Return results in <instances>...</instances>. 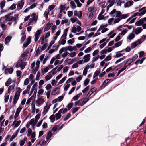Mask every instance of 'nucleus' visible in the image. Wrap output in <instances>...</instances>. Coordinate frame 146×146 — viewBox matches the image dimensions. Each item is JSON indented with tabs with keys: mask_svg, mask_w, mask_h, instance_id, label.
Returning <instances> with one entry per match:
<instances>
[{
	"mask_svg": "<svg viewBox=\"0 0 146 146\" xmlns=\"http://www.w3.org/2000/svg\"><path fill=\"white\" fill-rule=\"evenodd\" d=\"M17 135V132L14 133L10 139V141H12L14 139Z\"/></svg>",
	"mask_w": 146,
	"mask_h": 146,
	"instance_id": "603ef678",
	"label": "nucleus"
},
{
	"mask_svg": "<svg viewBox=\"0 0 146 146\" xmlns=\"http://www.w3.org/2000/svg\"><path fill=\"white\" fill-rule=\"evenodd\" d=\"M146 58V57H145L142 58L141 60H138L135 62V64L136 65H137L139 63L141 64Z\"/></svg>",
	"mask_w": 146,
	"mask_h": 146,
	"instance_id": "ea45409f",
	"label": "nucleus"
},
{
	"mask_svg": "<svg viewBox=\"0 0 146 146\" xmlns=\"http://www.w3.org/2000/svg\"><path fill=\"white\" fill-rule=\"evenodd\" d=\"M15 84H13L9 86L7 90V92L8 93H10V92L12 91L13 92H14L15 90L14 87H15Z\"/></svg>",
	"mask_w": 146,
	"mask_h": 146,
	"instance_id": "c756f323",
	"label": "nucleus"
},
{
	"mask_svg": "<svg viewBox=\"0 0 146 146\" xmlns=\"http://www.w3.org/2000/svg\"><path fill=\"white\" fill-rule=\"evenodd\" d=\"M27 42L25 43L23 45V46L24 48H26L30 44L31 41L30 37H29L26 40Z\"/></svg>",
	"mask_w": 146,
	"mask_h": 146,
	"instance_id": "a878e982",
	"label": "nucleus"
},
{
	"mask_svg": "<svg viewBox=\"0 0 146 146\" xmlns=\"http://www.w3.org/2000/svg\"><path fill=\"white\" fill-rule=\"evenodd\" d=\"M37 122L34 118H32L30 120L29 122V124L32 125L33 127L36 125Z\"/></svg>",
	"mask_w": 146,
	"mask_h": 146,
	"instance_id": "bb28decb",
	"label": "nucleus"
},
{
	"mask_svg": "<svg viewBox=\"0 0 146 146\" xmlns=\"http://www.w3.org/2000/svg\"><path fill=\"white\" fill-rule=\"evenodd\" d=\"M133 62V61L131 58H130L127 59L122 68L124 70H125L127 67L131 65Z\"/></svg>",
	"mask_w": 146,
	"mask_h": 146,
	"instance_id": "f8f14e48",
	"label": "nucleus"
},
{
	"mask_svg": "<svg viewBox=\"0 0 146 146\" xmlns=\"http://www.w3.org/2000/svg\"><path fill=\"white\" fill-rule=\"evenodd\" d=\"M68 30V28L66 29L64 31V34L62 36L58 43L60 45H64L66 42V40L67 35V32Z\"/></svg>",
	"mask_w": 146,
	"mask_h": 146,
	"instance_id": "7ed1b4c3",
	"label": "nucleus"
},
{
	"mask_svg": "<svg viewBox=\"0 0 146 146\" xmlns=\"http://www.w3.org/2000/svg\"><path fill=\"white\" fill-rule=\"evenodd\" d=\"M146 38V36L145 35H143L140 39H138L137 40L141 44L144 41Z\"/></svg>",
	"mask_w": 146,
	"mask_h": 146,
	"instance_id": "f704fd0d",
	"label": "nucleus"
},
{
	"mask_svg": "<svg viewBox=\"0 0 146 146\" xmlns=\"http://www.w3.org/2000/svg\"><path fill=\"white\" fill-rule=\"evenodd\" d=\"M52 77V75L51 74H49L46 75L44 78L46 81H47L49 80Z\"/></svg>",
	"mask_w": 146,
	"mask_h": 146,
	"instance_id": "bf43d9fd",
	"label": "nucleus"
},
{
	"mask_svg": "<svg viewBox=\"0 0 146 146\" xmlns=\"http://www.w3.org/2000/svg\"><path fill=\"white\" fill-rule=\"evenodd\" d=\"M144 23V19L143 18L139 20L138 21L135 23L136 25L139 26H141L142 24Z\"/></svg>",
	"mask_w": 146,
	"mask_h": 146,
	"instance_id": "cd10ccee",
	"label": "nucleus"
},
{
	"mask_svg": "<svg viewBox=\"0 0 146 146\" xmlns=\"http://www.w3.org/2000/svg\"><path fill=\"white\" fill-rule=\"evenodd\" d=\"M24 4V0H21L19 1L17 3V10L19 11L23 7Z\"/></svg>",
	"mask_w": 146,
	"mask_h": 146,
	"instance_id": "4468645a",
	"label": "nucleus"
},
{
	"mask_svg": "<svg viewBox=\"0 0 146 146\" xmlns=\"http://www.w3.org/2000/svg\"><path fill=\"white\" fill-rule=\"evenodd\" d=\"M139 11L140 12V13L136 12L134 13L132 17H134L137 16H141L145 14L146 13V7H144L141 8L139 9Z\"/></svg>",
	"mask_w": 146,
	"mask_h": 146,
	"instance_id": "0eeeda50",
	"label": "nucleus"
},
{
	"mask_svg": "<svg viewBox=\"0 0 146 146\" xmlns=\"http://www.w3.org/2000/svg\"><path fill=\"white\" fill-rule=\"evenodd\" d=\"M39 41L41 42V44H43L47 43L48 40L47 38L44 37L43 36H41L39 40Z\"/></svg>",
	"mask_w": 146,
	"mask_h": 146,
	"instance_id": "dca6fc26",
	"label": "nucleus"
},
{
	"mask_svg": "<svg viewBox=\"0 0 146 146\" xmlns=\"http://www.w3.org/2000/svg\"><path fill=\"white\" fill-rule=\"evenodd\" d=\"M31 68L32 69V73L34 74H35L36 73V72L38 70L39 68L36 66V67H34L33 68Z\"/></svg>",
	"mask_w": 146,
	"mask_h": 146,
	"instance_id": "de8ad7c7",
	"label": "nucleus"
},
{
	"mask_svg": "<svg viewBox=\"0 0 146 146\" xmlns=\"http://www.w3.org/2000/svg\"><path fill=\"white\" fill-rule=\"evenodd\" d=\"M42 33L41 29L38 30L36 32L34 35V41L35 42L38 41Z\"/></svg>",
	"mask_w": 146,
	"mask_h": 146,
	"instance_id": "9b49d317",
	"label": "nucleus"
},
{
	"mask_svg": "<svg viewBox=\"0 0 146 146\" xmlns=\"http://www.w3.org/2000/svg\"><path fill=\"white\" fill-rule=\"evenodd\" d=\"M128 31V30L127 29H125L121 31V32L119 34V35L123 36L127 33Z\"/></svg>",
	"mask_w": 146,
	"mask_h": 146,
	"instance_id": "8fccbe9b",
	"label": "nucleus"
},
{
	"mask_svg": "<svg viewBox=\"0 0 146 146\" xmlns=\"http://www.w3.org/2000/svg\"><path fill=\"white\" fill-rule=\"evenodd\" d=\"M12 82V80L11 78H9L8 79L7 81L5 83V85L6 86H8L10 85Z\"/></svg>",
	"mask_w": 146,
	"mask_h": 146,
	"instance_id": "37998d69",
	"label": "nucleus"
},
{
	"mask_svg": "<svg viewBox=\"0 0 146 146\" xmlns=\"http://www.w3.org/2000/svg\"><path fill=\"white\" fill-rule=\"evenodd\" d=\"M126 58V56H123L121 58L116 61L115 62V64H117L118 63L121 62V61L123 60L124 59H125Z\"/></svg>",
	"mask_w": 146,
	"mask_h": 146,
	"instance_id": "4d7b16f0",
	"label": "nucleus"
},
{
	"mask_svg": "<svg viewBox=\"0 0 146 146\" xmlns=\"http://www.w3.org/2000/svg\"><path fill=\"white\" fill-rule=\"evenodd\" d=\"M96 10V8L93 7H89L88 8V11L89 12H90V13L95 12Z\"/></svg>",
	"mask_w": 146,
	"mask_h": 146,
	"instance_id": "72a5a7b5",
	"label": "nucleus"
},
{
	"mask_svg": "<svg viewBox=\"0 0 146 146\" xmlns=\"http://www.w3.org/2000/svg\"><path fill=\"white\" fill-rule=\"evenodd\" d=\"M31 112L32 113H34L35 112L36 110L35 104L34 103H32L31 104Z\"/></svg>",
	"mask_w": 146,
	"mask_h": 146,
	"instance_id": "052dcab7",
	"label": "nucleus"
},
{
	"mask_svg": "<svg viewBox=\"0 0 146 146\" xmlns=\"http://www.w3.org/2000/svg\"><path fill=\"white\" fill-rule=\"evenodd\" d=\"M57 73V71H56V68H53L52 70L49 72V73H51L53 75L56 74Z\"/></svg>",
	"mask_w": 146,
	"mask_h": 146,
	"instance_id": "680f3d73",
	"label": "nucleus"
},
{
	"mask_svg": "<svg viewBox=\"0 0 146 146\" xmlns=\"http://www.w3.org/2000/svg\"><path fill=\"white\" fill-rule=\"evenodd\" d=\"M45 102L44 100L42 98H39L36 101L37 106L39 107Z\"/></svg>",
	"mask_w": 146,
	"mask_h": 146,
	"instance_id": "2eb2a0df",
	"label": "nucleus"
},
{
	"mask_svg": "<svg viewBox=\"0 0 146 146\" xmlns=\"http://www.w3.org/2000/svg\"><path fill=\"white\" fill-rule=\"evenodd\" d=\"M58 88H56L54 89L51 92L52 94L53 95H55L58 93Z\"/></svg>",
	"mask_w": 146,
	"mask_h": 146,
	"instance_id": "3c124183",
	"label": "nucleus"
},
{
	"mask_svg": "<svg viewBox=\"0 0 146 146\" xmlns=\"http://www.w3.org/2000/svg\"><path fill=\"white\" fill-rule=\"evenodd\" d=\"M26 65V64L25 62H22L21 61H19L15 65V67L16 68L20 67L21 69L22 70L24 69Z\"/></svg>",
	"mask_w": 146,
	"mask_h": 146,
	"instance_id": "ddd939ff",
	"label": "nucleus"
},
{
	"mask_svg": "<svg viewBox=\"0 0 146 146\" xmlns=\"http://www.w3.org/2000/svg\"><path fill=\"white\" fill-rule=\"evenodd\" d=\"M115 2V0H108L107 2L109 4L107 7V9H108L109 8L112 6L114 4Z\"/></svg>",
	"mask_w": 146,
	"mask_h": 146,
	"instance_id": "393cba45",
	"label": "nucleus"
},
{
	"mask_svg": "<svg viewBox=\"0 0 146 146\" xmlns=\"http://www.w3.org/2000/svg\"><path fill=\"white\" fill-rule=\"evenodd\" d=\"M135 35L133 33H131L127 36V39L129 40H131L133 39L135 37Z\"/></svg>",
	"mask_w": 146,
	"mask_h": 146,
	"instance_id": "4c0bfd02",
	"label": "nucleus"
},
{
	"mask_svg": "<svg viewBox=\"0 0 146 146\" xmlns=\"http://www.w3.org/2000/svg\"><path fill=\"white\" fill-rule=\"evenodd\" d=\"M27 139L26 137H25L22 140H21L20 141V146H23L26 141H27Z\"/></svg>",
	"mask_w": 146,
	"mask_h": 146,
	"instance_id": "58836bf2",
	"label": "nucleus"
},
{
	"mask_svg": "<svg viewBox=\"0 0 146 146\" xmlns=\"http://www.w3.org/2000/svg\"><path fill=\"white\" fill-rule=\"evenodd\" d=\"M75 2L76 3L77 6L78 7H80L82 6V4L80 2L79 0H74Z\"/></svg>",
	"mask_w": 146,
	"mask_h": 146,
	"instance_id": "774afa93",
	"label": "nucleus"
},
{
	"mask_svg": "<svg viewBox=\"0 0 146 146\" xmlns=\"http://www.w3.org/2000/svg\"><path fill=\"white\" fill-rule=\"evenodd\" d=\"M106 40V38H104L100 41L99 43L102 44L99 47L100 48L102 49L107 44L106 42H105Z\"/></svg>",
	"mask_w": 146,
	"mask_h": 146,
	"instance_id": "a211bd4d",
	"label": "nucleus"
},
{
	"mask_svg": "<svg viewBox=\"0 0 146 146\" xmlns=\"http://www.w3.org/2000/svg\"><path fill=\"white\" fill-rule=\"evenodd\" d=\"M5 1L4 0L3 1L0 3V8L1 9H3L4 7L5 6Z\"/></svg>",
	"mask_w": 146,
	"mask_h": 146,
	"instance_id": "0e129e2a",
	"label": "nucleus"
},
{
	"mask_svg": "<svg viewBox=\"0 0 146 146\" xmlns=\"http://www.w3.org/2000/svg\"><path fill=\"white\" fill-rule=\"evenodd\" d=\"M21 34L22 35V36L21 38L20 41L21 43H22L26 38V36L25 34L23 33H22Z\"/></svg>",
	"mask_w": 146,
	"mask_h": 146,
	"instance_id": "5fc2aeb1",
	"label": "nucleus"
},
{
	"mask_svg": "<svg viewBox=\"0 0 146 146\" xmlns=\"http://www.w3.org/2000/svg\"><path fill=\"white\" fill-rule=\"evenodd\" d=\"M52 135V133L51 132V131L48 132L46 136V139H47L48 140L50 139Z\"/></svg>",
	"mask_w": 146,
	"mask_h": 146,
	"instance_id": "13d9d810",
	"label": "nucleus"
},
{
	"mask_svg": "<svg viewBox=\"0 0 146 146\" xmlns=\"http://www.w3.org/2000/svg\"><path fill=\"white\" fill-rule=\"evenodd\" d=\"M133 16V15L131 17L129 18L127 20V21H128L131 19V20L129 22V23L130 24L134 23L136 19V18L135 17H132Z\"/></svg>",
	"mask_w": 146,
	"mask_h": 146,
	"instance_id": "79ce46f5",
	"label": "nucleus"
},
{
	"mask_svg": "<svg viewBox=\"0 0 146 146\" xmlns=\"http://www.w3.org/2000/svg\"><path fill=\"white\" fill-rule=\"evenodd\" d=\"M89 98L88 97L83 98L76 101L74 102L75 106H83L89 100Z\"/></svg>",
	"mask_w": 146,
	"mask_h": 146,
	"instance_id": "423d86ee",
	"label": "nucleus"
},
{
	"mask_svg": "<svg viewBox=\"0 0 146 146\" xmlns=\"http://www.w3.org/2000/svg\"><path fill=\"white\" fill-rule=\"evenodd\" d=\"M123 50L121 51L117 52L116 53V54L113 56V57L115 58H119L122 56L123 55H124L125 54L124 53H121V52H122Z\"/></svg>",
	"mask_w": 146,
	"mask_h": 146,
	"instance_id": "b1692460",
	"label": "nucleus"
},
{
	"mask_svg": "<svg viewBox=\"0 0 146 146\" xmlns=\"http://www.w3.org/2000/svg\"><path fill=\"white\" fill-rule=\"evenodd\" d=\"M31 18L29 19V22L28 23L27 25L28 26L30 25L34 21L36 22L37 20L38 16H37L35 13L32 14L31 15Z\"/></svg>",
	"mask_w": 146,
	"mask_h": 146,
	"instance_id": "9d476101",
	"label": "nucleus"
},
{
	"mask_svg": "<svg viewBox=\"0 0 146 146\" xmlns=\"http://www.w3.org/2000/svg\"><path fill=\"white\" fill-rule=\"evenodd\" d=\"M82 95V93H80L76 95L75 96H74L72 98V99L74 100H77L79 99L80 97Z\"/></svg>",
	"mask_w": 146,
	"mask_h": 146,
	"instance_id": "09e8293b",
	"label": "nucleus"
},
{
	"mask_svg": "<svg viewBox=\"0 0 146 146\" xmlns=\"http://www.w3.org/2000/svg\"><path fill=\"white\" fill-rule=\"evenodd\" d=\"M143 29L141 27H138L133 29V32L136 35H138L141 33Z\"/></svg>",
	"mask_w": 146,
	"mask_h": 146,
	"instance_id": "6ab92c4d",
	"label": "nucleus"
},
{
	"mask_svg": "<svg viewBox=\"0 0 146 146\" xmlns=\"http://www.w3.org/2000/svg\"><path fill=\"white\" fill-rule=\"evenodd\" d=\"M81 30V28L79 26H77L76 27L74 26L71 30V32L75 33L77 31L79 32Z\"/></svg>",
	"mask_w": 146,
	"mask_h": 146,
	"instance_id": "f3484780",
	"label": "nucleus"
},
{
	"mask_svg": "<svg viewBox=\"0 0 146 146\" xmlns=\"http://www.w3.org/2000/svg\"><path fill=\"white\" fill-rule=\"evenodd\" d=\"M13 67H11L10 68H6L5 71V74H11L13 72Z\"/></svg>",
	"mask_w": 146,
	"mask_h": 146,
	"instance_id": "aec40b11",
	"label": "nucleus"
},
{
	"mask_svg": "<svg viewBox=\"0 0 146 146\" xmlns=\"http://www.w3.org/2000/svg\"><path fill=\"white\" fill-rule=\"evenodd\" d=\"M70 7L73 9H74L76 8V5L74 1H71Z\"/></svg>",
	"mask_w": 146,
	"mask_h": 146,
	"instance_id": "a18cd8bd",
	"label": "nucleus"
},
{
	"mask_svg": "<svg viewBox=\"0 0 146 146\" xmlns=\"http://www.w3.org/2000/svg\"><path fill=\"white\" fill-rule=\"evenodd\" d=\"M68 50L67 47H63L60 50L59 52V54H62L64 52H67Z\"/></svg>",
	"mask_w": 146,
	"mask_h": 146,
	"instance_id": "c9c22d12",
	"label": "nucleus"
},
{
	"mask_svg": "<svg viewBox=\"0 0 146 146\" xmlns=\"http://www.w3.org/2000/svg\"><path fill=\"white\" fill-rule=\"evenodd\" d=\"M62 111V109H61L59 110L58 113H56L54 115L56 120L59 119L61 118L62 116L61 113Z\"/></svg>",
	"mask_w": 146,
	"mask_h": 146,
	"instance_id": "412c9836",
	"label": "nucleus"
},
{
	"mask_svg": "<svg viewBox=\"0 0 146 146\" xmlns=\"http://www.w3.org/2000/svg\"><path fill=\"white\" fill-rule=\"evenodd\" d=\"M133 3V2L132 1H129L127 2L124 5L125 8L129 7L131 6Z\"/></svg>",
	"mask_w": 146,
	"mask_h": 146,
	"instance_id": "7c9ffc66",
	"label": "nucleus"
},
{
	"mask_svg": "<svg viewBox=\"0 0 146 146\" xmlns=\"http://www.w3.org/2000/svg\"><path fill=\"white\" fill-rule=\"evenodd\" d=\"M18 14H15L14 16H10L9 15H6L4 17H3V19H4L5 21H11L12 20L15 21L17 18Z\"/></svg>",
	"mask_w": 146,
	"mask_h": 146,
	"instance_id": "6e6552de",
	"label": "nucleus"
},
{
	"mask_svg": "<svg viewBox=\"0 0 146 146\" xmlns=\"http://www.w3.org/2000/svg\"><path fill=\"white\" fill-rule=\"evenodd\" d=\"M48 67H46L43 70H42L41 71V72L43 75H44L45 73L47 72L48 71Z\"/></svg>",
	"mask_w": 146,
	"mask_h": 146,
	"instance_id": "864d4df0",
	"label": "nucleus"
},
{
	"mask_svg": "<svg viewBox=\"0 0 146 146\" xmlns=\"http://www.w3.org/2000/svg\"><path fill=\"white\" fill-rule=\"evenodd\" d=\"M41 44L43 45L41 47H40V48L41 49V50H42V51H43L45 50L46 48L48 46V44L47 43Z\"/></svg>",
	"mask_w": 146,
	"mask_h": 146,
	"instance_id": "6e6d98bb",
	"label": "nucleus"
},
{
	"mask_svg": "<svg viewBox=\"0 0 146 146\" xmlns=\"http://www.w3.org/2000/svg\"><path fill=\"white\" fill-rule=\"evenodd\" d=\"M61 55L59 54H57L54 57H52L50 62V64H52L55 61L54 65L55 66L57 65L58 64H60V62L59 60L61 58Z\"/></svg>",
	"mask_w": 146,
	"mask_h": 146,
	"instance_id": "20e7f679",
	"label": "nucleus"
},
{
	"mask_svg": "<svg viewBox=\"0 0 146 146\" xmlns=\"http://www.w3.org/2000/svg\"><path fill=\"white\" fill-rule=\"evenodd\" d=\"M51 106V104L50 103L47 102L46 103V105L43 108L42 113V115L43 116H44L48 112Z\"/></svg>",
	"mask_w": 146,
	"mask_h": 146,
	"instance_id": "1a4fd4ad",
	"label": "nucleus"
},
{
	"mask_svg": "<svg viewBox=\"0 0 146 146\" xmlns=\"http://www.w3.org/2000/svg\"><path fill=\"white\" fill-rule=\"evenodd\" d=\"M74 15L75 16L78 17L80 19L82 15V13L81 11L78 12L77 11H74Z\"/></svg>",
	"mask_w": 146,
	"mask_h": 146,
	"instance_id": "4be33fe9",
	"label": "nucleus"
},
{
	"mask_svg": "<svg viewBox=\"0 0 146 146\" xmlns=\"http://www.w3.org/2000/svg\"><path fill=\"white\" fill-rule=\"evenodd\" d=\"M51 27V24L50 22H48L46 25L44 27V31H47L49 30Z\"/></svg>",
	"mask_w": 146,
	"mask_h": 146,
	"instance_id": "c03bdc74",
	"label": "nucleus"
},
{
	"mask_svg": "<svg viewBox=\"0 0 146 146\" xmlns=\"http://www.w3.org/2000/svg\"><path fill=\"white\" fill-rule=\"evenodd\" d=\"M4 101L5 102H7L9 98V96L7 94H6L4 96Z\"/></svg>",
	"mask_w": 146,
	"mask_h": 146,
	"instance_id": "338daca9",
	"label": "nucleus"
},
{
	"mask_svg": "<svg viewBox=\"0 0 146 146\" xmlns=\"http://www.w3.org/2000/svg\"><path fill=\"white\" fill-rule=\"evenodd\" d=\"M16 91L13 98V104L15 105L17 102L19 97L20 94L22 91L21 89L19 87H17L16 88Z\"/></svg>",
	"mask_w": 146,
	"mask_h": 146,
	"instance_id": "39448f33",
	"label": "nucleus"
},
{
	"mask_svg": "<svg viewBox=\"0 0 146 146\" xmlns=\"http://www.w3.org/2000/svg\"><path fill=\"white\" fill-rule=\"evenodd\" d=\"M90 54H88L84 56L83 59H84L83 62L84 63L88 62L90 59Z\"/></svg>",
	"mask_w": 146,
	"mask_h": 146,
	"instance_id": "5701e85b",
	"label": "nucleus"
},
{
	"mask_svg": "<svg viewBox=\"0 0 146 146\" xmlns=\"http://www.w3.org/2000/svg\"><path fill=\"white\" fill-rule=\"evenodd\" d=\"M4 117L3 115H2L0 117V125L1 126H3L4 123L5 121V119H4Z\"/></svg>",
	"mask_w": 146,
	"mask_h": 146,
	"instance_id": "e433bc0d",
	"label": "nucleus"
},
{
	"mask_svg": "<svg viewBox=\"0 0 146 146\" xmlns=\"http://www.w3.org/2000/svg\"><path fill=\"white\" fill-rule=\"evenodd\" d=\"M1 27L3 31H5L7 27V25L4 23H1Z\"/></svg>",
	"mask_w": 146,
	"mask_h": 146,
	"instance_id": "e2e57ef3",
	"label": "nucleus"
},
{
	"mask_svg": "<svg viewBox=\"0 0 146 146\" xmlns=\"http://www.w3.org/2000/svg\"><path fill=\"white\" fill-rule=\"evenodd\" d=\"M12 37L10 36H7L5 39V43L6 45H9V43L11 41Z\"/></svg>",
	"mask_w": 146,
	"mask_h": 146,
	"instance_id": "c85d7f7f",
	"label": "nucleus"
},
{
	"mask_svg": "<svg viewBox=\"0 0 146 146\" xmlns=\"http://www.w3.org/2000/svg\"><path fill=\"white\" fill-rule=\"evenodd\" d=\"M97 89L95 87H94L92 88L90 91L88 92L87 96L89 97L90 95L96 91Z\"/></svg>",
	"mask_w": 146,
	"mask_h": 146,
	"instance_id": "2f4dec72",
	"label": "nucleus"
},
{
	"mask_svg": "<svg viewBox=\"0 0 146 146\" xmlns=\"http://www.w3.org/2000/svg\"><path fill=\"white\" fill-rule=\"evenodd\" d=\"M55 115L54 114H53L51 115L49 117V119H50V121L51 122H53L55 121Z\"/></svg>",
	"mask_w": 146,
	"mask_h": 146,
	"instance_id": "69168bd1",
	"label": "nucleus"
},
{
	"mask_svg": "<svg viewBox=\"0 0 146 146\" xmlns=\"http://www.w3.org/2000/svg\"><path fill=\"white\" fill-rule=\"evenodd\" d=\"M23 107L22 106L20 105L17 108L16 110V113L14 116V118L15 119L13 122L12 125L14 127H18L20 124L21 121L20 120L17 121L16 119L19 116L20 111L22 110Z\"/></svg>",
	"mask_w": 146,
	"mask_h": 146,
	"instance_id": "f03ea898",
	"label": "nucleus"
},
{
	"mask_svg": "<svg viewBox=\"0 0 146 146\" xmlns=\"http://www.w3.org/2000/svg\"><path fill=\"white\" fill-rule=\"evenodd\" d=\"M60 33H61L60 31V30H58L56 33L55 36L53 37V39L55 40H56L58 38V36L59 35H60Z\"/></svg>",
	"mask_w": 146,
	"mask_h": 146,
	"instance_id": "49530a36",
	"label": "nucleus"
},
{
	"mask_svg": "<svg viewBox=\"0 0 146 146\" xmlns=\"http://www.w3.org/2000/svg\"><path fill=\"white\" fill-rule=\"evenodd\" d=\"M50 12V11L48 9H46L45 11L44 14V17H45L46 19L48 18V15Z\"/></svg>",
	"mask_w": 146,
	"mask_h": 146,
	"instance_id": "a19ab883",
	"label": "nucleus"
},
{
	"mask_svg": "<svg viewBox=\"0 0 146 146\" xmlns=\"http://www.w3.org/2000/svg\"><path fill=\"white\" fill-rule=\"evenodd\" d=\"M141 44L137 40L136 41L132 43L131 45V48L132 49H133L135 48L138 45H139Z\"/></svg>",
	"mask_w": 146,
	"mask_h": 146,
	"instance_id": "473e14b6",
	"label": "nucleus"
},
{
	"mask_svg": "<svg viewBox=\"0 0 146 146\" xmlns=\"http://www.w3.org/2000/svg\"><path fill=\"white\" fill-rule=\"evenodd\" d=\"M110 15L111 17H116L117 18L114 21L115 24L118 23L121 20L126 19L129 16L128 14H123L120 11H117L115 9L112 11L110 13Z\"/></svg>",
	"mask_w": 146,
	"mask_h": 146,
	"instance_id": "f257e3e1",
	"label": "nucleus"
}]
</instances>
